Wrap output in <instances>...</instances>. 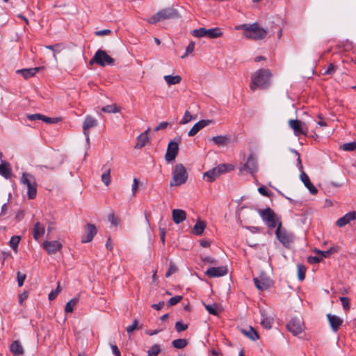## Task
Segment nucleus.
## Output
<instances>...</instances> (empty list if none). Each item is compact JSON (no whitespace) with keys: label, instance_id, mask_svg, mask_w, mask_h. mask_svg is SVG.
<instances>
[{"label":"nucleus","instance_id":"obj_11","mask_svg":"<svg viewBox=\"0 0 356 356\" xmlns=\"http://www.w3.org/2000/svg\"><path fill=\"white\" fill-rule=\"evenodd\" d=\"M289 124L290 127L293 130L294 134L296 136H299L300 135H306L307 133L308 129L305 123L300 120H290L289 121Z\"/></svg>","mask_w":356,"mask_h":356},{"label":"nucleus","instance_id":"obj_9","mask_svg":"<svg viewBox=\"0 0 356 356\" xmlns=\"http://www.w3.org/2000/svg\"><path fill=\"white\" fill-rule=\"evenodd\" d=\"M95 60L97 61V65L101 67L113 65L115 62L112 57L108 55L105 51L100 49L95 52Z\"/></svg>","mask_w":356,"mask_h":356},{"label":"nucleus","instance_id":"obj_53","mask_svg":"<svg viewBox=\"0 0 356 356\" xmlns=\"http://www.w3.org/2000/svg\"><path fill=\"white\" fill-rule=\"evenodd\" d=\"M340 301L341 302L343 308L344 310L347 311L350 309V304H349V298L347 297H340Z\"/></svg>","mask_w":356,"mask_h":356},{"label":"nucleus","instance_id":"obj_15","mask_svg":"<svg viewBox=\"0 0 356 356\" xmlns=\"http://www.w3.org/2000/svg\"><path fill=\"white\" fill-rule=\"evenodd\" d=\"M228 269L226 266L211 267L205 272V275L209 277H218L227 275Z\"/></svg>","mask_w":356,"mask_h":356},{"label":"nucleus","instance_id":"obj_25","mask_svg":"<svg viewBox=\"0 0 356 356\" xmlns=\"http://www.w3.org/2000/svg\"><path fill=\"white\" fill-rule=\"evenodd\" d=\"M149 129H147L143 133L140 134L137 138V143L135 146L136 149H141L145 147L149 140L148 132Z\"/></svg>","mask_w":356,"mask_h":356},{"label":"nucleus","instance_id":"obj_3","mask_svg":"<svg viewBox=\"0 0 356 356\" xmlns=\"http://www.w3.org/2000/svg\"><path fill=\"white\" fill-rule=\"evenodd\" d=\"M180 17L178 11L173 8H165L160 10L153 16L147 19L149 24H155L156 22L170 19H176Z\"/></svg>","mask_w":356,"mask_h":356},{"label":"nucleus","instance_id":"obj_61","mask_svg":"<svg viewBox=\"0 0 356 356\" xmlns=\"http://www.w3.org/2000/svg\"><path fill=\"white\" fill-rule=\"evenodd\" d=\"M138 184H139L138 179L136 178H134L133 180V184L131 186V191H132L133 195H135V194L138 190Z\"/></svg>","mask_w":356,"mask_h":356},{"label":"nucleus","instance_id":"obj_42","mask_svg":"<svg viewBox=\"0 0 356 356\" xmlns=\"http://www.w3.org/2000/svg\"><path fill=\"white\" fill-rule=\"evenodd\" d=\"M102 111L108 113H115L120 111V109L115 104L106 105L102 107Z\"/></svg>","mask_w":356,"mask_h":356},{"label":"nucleus","instance_id":"obj_10","mask_svg":"<svg viewBox=\"0 0 356 356\" xmlns=\"http://www.w3.org/2000/svg\"><path fill=\"white\" fill-rule=\"evenodd\" d=\"M257 170V160L253 154H250L249 155L246 163L240 168L241 172L245 171L251 175L255 173Z\"/></svg>","mask_w":356,"mask_h":356},{"label":"nucleus","instance_id":"obj_21","mask_svg":"<svg viewBox=\"0 0 356 356\" xmlns=\"http://www.w3.org/2000/svg\"><path fill=\"white\" fill-rule=\"evenodd\" d=\"M172 220L175 223L179 224L184 221L186 218V213L179 209H173L172 211Z\"/></svg>","mask_w":356,"mask_h":356},{"label":"nucleus","instance_id":"obj_48","mask_svg":"<svg viewBox=\"0 0 356 356\" xmlns=\"http://www.w3.org/2000/svg\"><path fill=\"white\" fill-rule=\"evenodd\" d=\"M177 271V268L176 265L174 264L173 261H170V265H169V268H168V271L165 273V276L166 277H168L170 275H172V274L175 273Z\"/></svg>","mask_w":356,"mask_h":356},{"label":"nucleus","instance_id":"obj_43","mask_svg":"<svg viewBox=\"0 0 356 356\" xmlns=\"http://www.w3.org/2000/svg\"><path fill=\"white\" fill-rule=\"evenodd\" d=\"M161 352V347L158 344H154L147 351V356H157Z\"/></svg>","mask_w":356,"mask_h":356},{"label":"nucleus","instance_id":"obj_18","mask_svg":"<svg viewBox=\"0 0 356 356\" xmlns=\"http://www.w3.org/2000/svg\"><path fill=\"white\" fill-rule=\"evenodd\" d=\"M354 220H356V212H348L337 220L336 225L339 227H342Z\"/></svg>","mask_w":356,"mask_h":356},{"label":"nucleus","instance_id":"obj_56","mask_svg":"<svg viewBox=\"0 0 356 356\" xmlns=\"http://www.w3.org/2000/svg\"><path fill=\"white\" fill-rule=\"evenodd\" d=\"M291 152L293 153L296 156H297V166H298V169L301 172H303L302 171L303 166H302V163H301V159H300V154L296 150H295V149H292Z\"/></svg>","mask_w":356,"mask_h":356},{"label":"nucleus","instance_id":"obj_62","mask_svg":"<svg viewBox=\"0 0 356 356\" xmlns=\"http://www.w3.org/2000/svg\"><path fill=\"white\" fill-rule=\"evenodd\" d=\"M42 115L39 113L30 114L27 115V118L30 120H41Z\"/></svg>","mask_w":356,"mask_h":356},{"label":"nucleus","instance_id":"obj_4","mask_svg":"<svg viewBox=\"0 0 356 356\" xmlns=\"http://www.w3.org/2000/svg\"><path fill=\"white\" fill-rule=\"evenodd\" d=\"M187 178L188 174L184 165L177 164L172 171V179L170 185L171 186H180L186 181Z\"/></svg>","mask_w":356,"mask_h":356},{"label":"nucleus","instance_id":"obj_2","mask_svg":"<svg viewBox=\"0 0 356 356\" xmlns=\"http://www.w3.org/2000/svg\"><path fill=\"white\" fill-rule=\"evenodd\" d=\"M236 29L243 30V34L246 38L254 40H262L267 35L266 30L259 26L257 23L244 24L236 26Z\"/></svg>","mask_w":356,"mask_h":356},{"label":"nucleus","instance_id":"obj_64","mask_svg":"<svg viewBox=\"0 0 356 356\" xmlns=\"http://www.w3.org/2000/svg\"><path fill=\"white\" fill-rule=\"evenodd\" d=\"M111 348L112 353L115 356H121L120 351L115 344H111Z\"/></svg>","mask_w":356,"mask_h":356},{"label":"nucleus","instance_id":"obj_60","mask_svg":"<svg viewBox=\"0 0 356 356\" xmlns=\"http://www.w3.org/2000/svg\"><path fill=\"white\" fill-rule=\"evenodd\" d=\"M321 261H322V257H320L319 256L309 257L307 258V261L310 264H317Z\"/></svg>","mask_w":356,"mask_h":356},{"label":"nucleus","instance_id":"obj_29","mask_svg":"<svg viewBox=\"0 0 356 356\" xmlns=\"http://www.w3.org/2000/svg\"><path fill=\"white\" fill-rule=\"evenodd\" d=\"M261 324L263 326V327L266 329H270L272 327V325L274 322V319L273 317L270 316H266L264 312L261 313Z\"/></svg>","mask_w":356,"mask_h":356},{"label":"nucleus","instance_id":"obj_17","mask_svg":"<svg viewBox=\"0 0 356 356\" xmlns=\"http://www.w3.org/2000/svg\"><path fill=\"white\" fill-rule=\"evenodd\" d=\"M212 122L210 120H202L195 123L188 133V136H194L201 129L209 125Z\"/></svg>","mask_w":356,"mask_h":356},{"label":"nucleus","instance_id":"obj_44","mask_svg":"<svg viewBox=\"0 0 356 356\" xmlns=\"http://www.w3.org/2000/svg\"><path fill=\"white\" fill-rule=\"evenodd\" d=\"M102 181L106 186H108L111 183V169L108 168L102 175Z\"/></svg>","mask_w":356,"mask_h":356},{"label":"nucleus","instance_id":"obj_51","mask_svg":"<svg viewBox=\"0 0 356 356\" xmlns=\"http://www.w3.org/2000/svg\"><path fill=\"white\" fill-rule=\"evenodd\" d=\"M41 120L47 124H54L58 122L60 120V119L58 118H51L42 115Z\"/></svg>","mask_w":356,"mask_h":356},{"label":"nucleus","instance_id":"obj_24","mask_svg":"<svg viewBox=\"0 0 356 356\" xmlns=\"http://www.w3.org/2000/svg\"><path fill=\"white\" fill-rule=\"evenodd\" d=\"M42 67H36L33 68H26L17 70V74H20L26 79L33 76Z\"/></svg>","mask_w":356,"mask_h":356},{"label":"nucleus","instance_id":"obj_1","mask_svg":"<svg viewBox=\"0 0 356 356\" xmlns=\"http://www.w3.org/2000/svg\"><path fill=\"white\" fill-rule=\"evenodd\" d=\"M271 73L268 69H260L251 76L250 88L252 91L257 88L266 89L270 85Z\"/></svg>","mask_w":356,"mask_h":356},{"label":"nucleus","instance_id":"obj_14","mask_svg":"<svg viewBox=\"0 0 356 356\" xmlns=\"http://www.w3.org/2000/svg\"><path fill=\"white\" fill-rule=\"evenodd\" d=\"M281 227L282 223L279 222L275 232L276 237L284 246H287L291 242V239L288 233L284 229H282Z\"/></svg>","mask_w":356,"mask_h":356},{"label":"nucleus","instance_id":"obj_46","mask_svg":"<svg viewBox=\"0 0 356 356\" xmlns=\"http://www.w3.org/2000/svg\"><path fill=\"white\" fill-rule=\"evenodd\" d=\"M343 151L351 152L356 149V141L344 143L341 146Z\"/></svg>","mask_w":356,"mask_h":356},{"label":"nucleus","instance_id":"obj_8","mask_svg":"<svg viewBox=\"0 0 356 356\" xmlns=\"http://www.w3.org/2000/svg\"><path fill=\"white\" fill-rule=\"evenodd\" d=\"M286 327L293 335H298L304 330V323L301 318H292L287 323Z\"/></svg>","mask_w":356,"mask_h":356},{"label":"nucleus","instance_id":"obj_49","mask_svg":"<svg viewBox=\"0 0 356 356\" xmlns=\"http://www.w3.org/2000/svg\"><path fill=\"white\" fill-rule=\"evenodd\" d=\"M195 42H191L186 47V52L184 55H182L181 56V58H185L188 54H191L193 51H194V49H195Z\"/></svg>","mask_w":356,"mask_h":356},{"label":"nucleus","instance_id":"obj_20","mask_svg":"<svg viewBox=\"0 0 356 356\" xmlns=\"http://www.w3.org/2000/svg\"><path fill=\"white\" fill-rule=\"evenodd\" d=\"M329 323L334 332H337L343 323V320L336 315L328 314L327 315Z\"/></svg>","mask_w":356,"mask_h":356},{"label":"nucleus","instance_id":"obj_19","mask_svg":"<svg viewBox=\"0 0 356 356\" xmlns=\"http://www.w3.org/2000/svg\"><path fill=\"white\" fill-rule=\"evenodd\" d=\"M300 177L305 186L309 190L311 194L316 195L318 193V190L312 184L309 176L305 172H301Z\"/></svg>","mask_w":356,"mask_h":356},{"label":"nucleus","instance_id":"obj_52","mask_svg":"<svg viewBox=\"0 0 356 356\" xmlns=\"http://www.w3.org/2000/svg\"><path fill=\"white\" fill-rule=\"evenodd\" d=\"M193 119H194V118H193L191 114L188 111H186L184 113L183 118L180 121V124H187L189 122H191Z\"/></svg>","mask_w":356,"mask_h":356},{"label":"nucleus","instance_id":"obj_58","mask_svg":"<svg viewBox=\"0 0 356 356\" xmlns=\"http://www.w3.org/2000/svg\"><path fill=\"white\" fill-rule=\"evenodd\" d=\"M335 72V66L332 63H330L327 70L323 73L324 75H330Z\"/></svg>","mask_w":356,"mask_h":356},{"label":"nucleus","instance_id":"obj_23","mask_svg":"<svg viewBox=\"0 0 356 356\" xmlns=\"http://www.w3.org/2000/svg\"><path fill=\"white\" fill-rule=\"evenodd\" d=\"M210 140L218 147H223L229 144L230 139L228 136L220 135L212 137Z\"/></svg>","mask_w":356,"mask_h":356},{"label":"nucleus","instance_id":"obj_7","mask_svg":"<svg viewBox=\"0 0 356 356\" xmlns=\"http://www.w3.org/2000/svg\"><path fill=\"white\" fill-rule=\"evenodd\" d=\"M180 141L181 138L177 137L168 143L165 155V159L168 163H170L174 161L177 156L179 152V143Z\"/></svg>","mask_w":356,"mask_h":356},{"label":"nucleus","instance_id":"obj_6","mask_svg":"<svg viewBox=\"0 0 356 356\" xmlns=\"http://www.w3.org/2000/svg\"><path fill=\"white\" fill-rule=\"evenodd\" d=\"M263 221L269 228H275L277 226L278 219L275 212L269 207L258 211Z\"/></svg>","mask_w":356,"mask_h":356},{"label":"nucleus","instance_id":"obj_45","mask_svg":"<svg viewBox=\"0 0 356 356\" xmlns=\"http://www.w3.org/2000/svg\"><path fill=\"white\" fill-rule=\"evenodd\" d=\"M20 236H13L11 237L9 245L15 251L17 250L18 244L20 241Z\"/></svg>","mask_w":356,"mask_h":356},{"label":"nucleus","instance_id":"obj_27","mask_svg":"<svg viewBox=\"0 0 356 356\" xmlns=\"http://www.w3.org/2000/svg\"><path fill=\"white\" fill-rule=\"evenodd\" d=\"M10 352L14 355H22L24 353V348L19 341H14L10 347Z\"/></svg>","mask_w":356,"mask_h":356},{"label":"nucleus","instance_id":"obj_26","mask_svg":"<svg viewBox=\"0 0 356 356\" xmlns=\"http://www.w3.org/2000/svg\"><path fill=\"white\" fill-rule=\"evenodd\" d=\"M241 332L251 340L255 341L259 339L258 333L252 327L241 329Z\"/></svg>","mask_w":356,"mask_h":356},{"label":"nucleus","instance_id":"obj_33","mask_svg":"<svg viewBox=\"0 0 356 356\" xmlns=\"http://www.w3.org/2000/svg\"><path fill=\"white\" fill-rule=\"evenodd\" d=\"M253 281L255 286L260 291H264L269 287V283L266 280L254 278Z\"/></svg>","mask_w":356,"mask_h":356},{"label":"nucleus","instance_id":"obj_30","mask_svg":"<svg viewBox=\"0 0 356 356\" xmlns=\"http://www.w3.org/2000/svg\"><path fill=\"white\" fill-rule=\"evenodd\" d=\"M205 227H206L205 222L204 221L199 220L194 225L192 232L193 234H195L197 236H200L203 233Z\"/></svg>","mask_w":356,"mask_h":356},{"label":"nucleus","instance_id":"obj_35","mask_svg":"<svg viewBox=\"0 0 356 356\" xmlns=\"http://www.w3.org/2000/svg\"><path fill=\"white\" fill-rule=\"evenodd\" d=\"M204 307L206 310L212 315L218 316L219 313L221 312L220 308L217 304L212 305H206L204 304Z\"/></svg>","mask_w":356,"mask_h":356},{"label":"nucleus","instance_id":"obj_41","mask_svg":"<svg viewBox=\"0 0 356 356\" xmlns=\"http://www.w3.org/2000/svg\"><path fill=\"white\" fill-rule=\"evenodd\" d=\"M298 277L300 281H302L305 277L306 268L304 265L298 264L297 265Z\"/></svg>","mask_w":356,"mask_h":356},{"label":"nucleus","instance_id":"obj_50","mask_svg":"<svg viewBox=\"0 0 356 356\" xmlns=\"http://www.w3.org/2000/svg\"><path fill=\"white\" fill-rule=\"evenodd\" d=\"M182 299V296H174L167 302L168 307H171L177 305L181 300Z\"/></svg>","mask_w":356,"mask_h":356},{"label":"nucleus","instance_id":"obj_16","mask_svg":"<svg viewBox=\"0 0 356 356\" xmlns=\"http://www.w3.org/2000/svg\"><path fill=\"white\" fill-rule=\"evenodd\" d=\"M43 248L49 254H55L62 248V244L57 241H46L43 243Z\"/></svg>","mask_w":356,"mask_h":356},{"label":"nucleus","instance_id":"obj_5","mask_svg":"<svg viewBox=\"0 0 356 356\" xmlns=\"http://www.w3.org/2000/svg\"><path fill=\"white\" fill-rule=\"evenodd\" d=\"M21 181L27 186L29 198L31 200L34 199L37 194V184L35 177L29 173L24 172L21 178Z\"/></svg>","mask_w":356,"mask_h":356},{"label":"nucleus","instance_id":"obj_37","mask_svg":"<svg viewBox=\"0 0 356 356\" xmlns=\"http://www.w3.org/2000/svg\"><path fill=\"white\" fill-rule=\"evenodd\" d=\"M219 176L226 172H229L234 170L233 165L230 164H220L215 167Z\"/></svg>","mask_w":356,"mask_h":356},{"label":"nucleus","instance_id":"obj_59","mask_svg":"<svg viewBox=\"0 0 356 356\" xmlns=\"http://www.w3.org/2000/svg\"><path fill=\"white\" fill-rule=\"evenodd\" d=\"M17 277L18 285L19 286H22L24 284V282L26 279V275L22 274L20 272H17Z\"/></svg>","mask_w":356,"mask_h":356},{"label":"nucleus","instance_id":"obj_13","mask_svg":"<svg viewBox=\"0 0 356 356\" xmlns=\"http://www.w3.org/2000/svg\"><path fill=\"white\" fill-rule=\"evenodd\" d=\"M97 230L95 225L87 223L84 227V234L81 238V242H90L97 234Z\"/></svg>","mask_w":356,"mask_h":356},{"label":"nucleus","instance_id":"obj_55","mask_svg":"<svg viewBox=\"0 0 356 356\" xmlns=\"http://www.w3.org/2000/svg\"><path fill=\"white\" fill-rule=\"evenodd\" d=\"M188 328V324H184L181 321H177L175 323V330L177 332H180L186 330Z\"/></svg>","mask_w":356,"mask_h":356},{"label":"nucleus","instance_id":"obj_32","mask_svg":"<svg viewBox=\"0 0 356 356\" xmlns=\"http://www.w3.org/2000/svg\"><path fill=\"white\" fill-rule=\"evenodd\" d=\"M218 177L219 175L215 168L204 173V178L209 182L213 181Z\"/></svg>","mask_w":356,"mask_h":356},{"label":"nucleus","instance_id":"obj_12","mask_svg":"<svg viewBox=\"0 0 356 356\" xmlns=\"http://www.w3.org/2000/svg\"><path fill=\"white\" fill-rule=\"evenodd\" d=\"M97 126V121L95 118L92 117L91 115H87L86 117L85 120L83 123V130L88 145H89L90 143L88 129H90V128L95 127Z\"/></svg>","mask_w":356,"mask_h":356},{"label":"nucleus","instance_id":"obj_28","mask_svg":"<svg viewBox=\"0 0 356 356\" xmlns=\"http://www.w3.org/2000/svg\"><path fill=\"white\" fill-rule=\"evenodd\" d=\"M0 175L6 179L11 177V169L8 163L0 164Z\"/></svg>","mask_w":356,"mask_h":356},{"label":"nucleus","instance_id":"obj_47","mask_svg":"<svg viewBox=\"0 0 356 356\" xmlns=\"http://www.w3.org/2000/svg\"><path fill=\"white\" fill-rule=\"evenodd\" d=\"M192 35L196 38L207 37V29L205 28L195 29L193 31Z\"/></svg>","mask_w":356,"mask_h":356},{"label":"nucleus","instance_id":"obj_31","mask_svg":"<svg viewBox=\"0 0 356 356\" xmlns=\"http://www.w3.org/2000/svg\"><path fill=\"white\" fill-rule=\"evenodd\" d=\"M222 35V33L220 28H211L209 29H207V37L209 38H218Z\"/></svg>","mask_w":356,"mask_h":356},{"label":"nucleus","instance_id":"obj_39","mask_svg":"<svg viewBox=\"0 0 356 356\" xmlns=\"http://www.w3.org/2000/svg\"><path fill=\"white\" fill-rule=\"evenodd\" d=\"M45 48L52 50L54 51V58L55 60H57V57L56 54L60 52V51L63 49V47L62 44L58 43L54 45H47L45 46Z\"/></svg>","mask_w":356,"mask_h":356},{"label":"nucleus","instance_id":"obj_22","mask_svg":"<svg viewBox=\"0 0 356 356\" xmlns=\"http://www.w3.org/2000/svg\"><path fill=\"white\" fill-rule=\"evenodd\" d=\"M45 228L44 227L40 222H36L34 224L33 229V236L35 241H38L44 234Z\"/></svg>","mask_w":356,"mask_h":356},{"label":"nucleus","instance_id":"obj_63","mask_svg":"<svg viewBox=\"0 0 356 356\" xmlns=\"http://www.w3.org/2000/svg\"><path fill=\"white\" fill-rule=\"evenodd\" d=\"M169 123L168 122H160L158 126H156L154 131H158L161 129H165L168 126Z\"/></svg>","mask_w":356,"mask_h":356},{"label":"nucleus","instance_id":"obj_36","mask_svg":"<svg viewBox=\"0 0 356 356\" xmlns=\"http://www.w3.org/2000/svg\"><path fill=\"white\" fill-rule=\"evenodd\" d=\"M337 251V248H335V247H332L331 248H330L329 250H326V251H322V250H317L316 249L314 250V252L317 253L318 254H319L320 257H322V259L323 258H328L330 257V255L333 253V252H336Z\"/></svg>","mask_w":356,"mask_h":356},{"label":"nucleus","instance_id":"obj_57","mask_svg":"<svg viewBox=\"0 0 356 356\" xmlns=\"http://www.w3.org/2000/svg\"><path fill=\"white\" fill-rule=\"evenodd\" d=\"M138 323V320L135 319L133 323L127 327L126 330H127V332H128V334H130V333L133 332L135 330H136Z\"/></svg>","mask_w":356,"mask_h":356},{"label":"nucleus","instance_id":"obj_54","mask_svg":"<svg viewBox=\"0 0 356 356\" xmlns=\"http://www.w3.org/2000/svg\"><path fill=\"white\" fill-rule=\"evenodd\" d=\"M60 292V284H58V286L56 287V289L55 290H53L49 294V300L50 301L51 300H54L56 296H58V294Z\"/></svg>","mask_w":356,"mask_h":356},{"label":"nucleus","instance_id":"obj_38","mask_svg":"<svg viewBox=\"0 0 356 356\" xmlns=\"http://www.w3.org/2000/svg\"><path fill=\"white\" fill-rule=\"evenodd\" d=\"M188 344L186 339H177L172 342V345L174 348L177 349H182L185 348Z\"/></svg>","mask_w":356,"mask_h":356},{"label":"nucleus","instance_id":"obj_34","mask_svg":"<svg viewBox=\"0 0 356 356\" xmlns=\"http://www.w3.org/2000/svg\"><path fill=\"white\" fill-rule=\"evenodd\" d=\"M164 80L168 83V85L170 86L179 83L181 81V77L179 75H165L164 76Z\"/></svg>","mask_w":356,"mask_h":356},{"label":"nucleus","instance_id":"obj_40","mask_svg":"<svg viewBox=\"0 0 356 356\" xmlns=\"http://www.w3.org/2000/svg\"><path fill=\"white\" fill-rule=\"evenodd\" d=\"M78 302L77 298H72L69 302H67L65 307V312L66 313L72 312L74 310V307L76 302Z\"/></svg>","mask_w":356,"mask_h":356}]
</instances>
